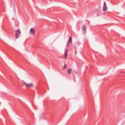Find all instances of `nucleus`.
<instances>
[{
  "label": "nucleus",
  "mask_w": 125,
  "mask_h": 125,
  "mask_svg": "<svg viewBox=\"0 0 125 125\" xmlns=\"http://www.w3.org/2000/svg\"><path fill=\"white\" fill-rule=\"evenodd\" d=\"M24 83L25 84V86L27 87H33V83H30L27 84L25 82H24Z\"/></svg>",
  "instance_id": "f03ea898"
},
{
  "label": "nucleus",
  "mask_w": 125,
  "mask_h": 125,
  "mask_svg": "<svg viewBox=\"0 0 125 125\" xmlns=\"http://www.w3.org/2000/svg\"><path fill=\"white\" fill-rule=\"evenodd\" d=\"M30 33L31 35H34L35 33V31L34 29L32 28H31L30 30Z\"/></svg>",
  "instance_id": "7ed1b4c3"
},
{
  "label": "nucleus",
  "mask_w": 125,
  "mask_h": 125,
  "mask_svg": "<svg viewBox=\"0 0 125 125\" xmlns=\"http://www.w3.org/2000/svg\"><path fill=\"white\" fill-rule=\"evenodd\" d=\"M103 10L104 11H106L107 10V8L106 5V2L105 1L104 2V6L103 7Z\"/></svg>",
  "instance_id": "20e7f679"
},
{
  "label": "nucleus",
  "mask_w": 125,
  "mask_h": 125,
  "mask_svg": "<svg viewBox=\"0 0 125 125\" xmlns=\"http://www.w3.org/2000/svg\"><path fill=\"white\" fill-rule=\"evenodd\" d=\"M68 73L69 74H71L72 72V69L70 68L69 69H68Z\"/></svg>",
  "instance_id": "6e6552de"
},
{
  "label": "nucleus",
  "mask_w": 125,
  "mask_h": 125,
  "mask_svg": "<svg viewBox=\"0 0 125 125\" xmlns=\"http://www.w3.org/2000/svg\"><path fill=\"white\" fill-rule=\"evenodd\" d=\"M21 32L19 29L15 31V39L14 38V41H15L16 39L18 38V36L21 33Z\"/></svg>",
  "instance_id": "f257e3e1"
},
{
  "label": "nucleus",
  "mask_w": 125,
  "mask_h": 125,
  "mask_svg": "<svg viewBox=\"0 0 125 125\" xmlns=\"http://www.w3.org/2000/svg\"><path fill=\"white\" fill-rule=\"evenodd\" d=\"M72 37H70L69 40L68 41L67 44V46H68V47H69V46L70 45V44H69V43H70L72 41Z\"/></svg>",
  "instance_id": "39448f33"
},
{
  "label": "nucleus",
  "mask_w": 125,
  "mask_h": 125,
  "mask_svg": "<svg viewBox=\"0 0 125 125\" xmlns=\"http://www.w3.org/2000/svg\"><path fill=\"white\" fill-rule=\"evenodd\" d=\"M66 67V66L65 64L64 65V66L63 68V69H65Z\"/></svg>",
  "instance_id": "1a4fd4ad"
},
{
  "label": "nucleus",
  "mask_w": 125,
  "mask_h": 125,
  "mask_svg": "<svg viewBox=\"0 0 125 125\" xmlns=\"http://www.w3.org/2000/svg\"><path fill=\"white\" fill-rule=\"evenodd\" d=\"M82 30L83 33H85L86 32V26L85 25H83L82 26Z\"/></svg>",
  "instance_id": "423d86ee"
},
{
  "label": "nucleus",
  "mask_w": 125,
  "mask_h": 125,
  "mask_svg": "<svg viewBox=\"0 0 125 125\" xmlns=\"http://www.w3.org/2000/svg\"><path fill=\"white\" fill-rule=\"evenodd\" d=\"M121 73H124V72H121Z\"/></svg>",
  "instance_id": "9b49d317"
},
{
  "label": "nucleus",
  "mask_w": 125,
  "mask_h": 125,
  "mask_svg": "<svg viewBox=\"0 0 125 125\" xmlns=\"http://www.w3.org/2000/svg\"><path fill=\"white\" fill-rule=\"evenodd\" d=\"M68 52V49H67L66 50L65 53V55L64 56V58L65 59H67V53Z\"/></svg>",
  "instance_id": "0eeeda50"
},
{
  "label": "nucleus",
  "mask_w": 125,
  "mask_h": 125,
  "mask_svg": "<svg viewBox=\"0 0 125 125\" xmlns=\"http://www.w3.org/2000/svg\"><path fill=\"white\" fill-rule=\"evenodd\" d=\"M77 53V51H76V50L75 51V54H76Z\"/></svg>",
  "instance_id": "9d476101"
}]
</instances>
